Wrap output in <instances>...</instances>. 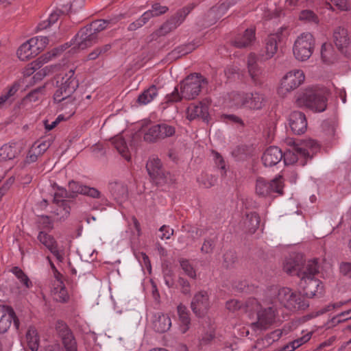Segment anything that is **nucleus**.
I'll use <instances>...</instances> for the list:
<instances>
[{"instance_id":"f257e3e1","label":"nucleus","mask_w":351,"mask_h":351,"mask_svg":"<svg viewBox=\"0 0 351 351\" xmlns=\"http://www.w3.org/2000/svg\"><path fill=\"white\" fill-rule=\"evenodd\" d=\"M207 83V80L201 74H191L180 82V93L178 88L176 87L174 90L167 96V102H178L182 99H193L199 94L202 87Z\"/></svg>"},{"instance_id":"f03ea898","label":"nucleus","mask_w":351,"mask_h":351,"mask_svg":"<svg viewBox=\"0 0 351 351\" xmlns=\"http://www.w3.org/2000/svg\"><path fill=\"white\" fill-rule=\"evenodd\" d=\"M73 75L74 69H71L62 76L60 80L57 81L58 89L54 93L53 99L56 102L61 104L62 108L65 105H75V98L73 95L78 87V82Z\"/></svg>"},{"instance_id":"7ed1b4c3","label":"nucleus","mask_w":351,"mask_h":351,"mask_svg":"<svg viewBox=\"0 0 351 351\" xmlns=\"http://www.w3.org/2000/svg\"><path fill=\"white\" fill-rule=\"evenodd\" d=\"M306 272L300 278V287L308 298L316 295L317 293H322V283L315 278L319 272L317 261L315 259L309 260L305 263Z\"/></svg>"},{"instance_id":"20e7f679","label":"nucleus","mask_w":351,"mask_h":351,"mask_svg":"<svg viewBox=\"0 0 351 351\" xmlns=\"http://www.w3.org/2000/svg\"><path fill=\"white\" fill-rule=\"evenodd\" d=\"M315 45V40L312 34L302 33L297 37L293 44V53L295 58L301 62L307 60L312 56Z\"/></svg>"},{"instance_id":"39448f33","label":"nucleus","mask_w":351,"mask_h":351,"mask_svg":"<svg viewBox=\"0 0 351 351\" xmlns=\"http://www.w3.org/2000/svg\"><path fill=\"white\" fill-rule=\"evenodd\" d=\"M46 36H36L22 44L17 51V56L22 61H27L40 53L49 44Z\"/></svg>"},{"instance_id":"423d86ee","label":"nucleus","mask_w":351,"mask_h":351,"mask_svg":"<svg viewBox=\"0 0 351 351\" xmlns=\"http://www.w3.org/2000/svg\"><path fill=\"white\" fill-rule=\"evenodd\" d=\"M304 104L316 112H324L327 107L326 92L321 89L306 90L302 97Z\"/></svg>"},{"instance_id":"0eeeda50","label":"nucleus","mask_w":351,"mask_h":351,"mask_svg":"<svg viewBox=\"0 0 351 351\" xmlns=\"http://www.w3.org/2000/svg\"><path fill=\"white\" fill-rule=\"evenodd\" d=\"M304 72L295 69L288 72L282 79L278 93L280 96H285L288 93L297 88L304 80Z\"/></svg>"},{"instance_id":"6e6552de","label":"nucleus","mask_w":351,"mask_h":351,"mask_svg":"<svg viewBox=\"0 0 351 351\" xmlns=\"http://www.w3.org/2000/svg\"><path fill=\"white\" fill-rule=\"evenodd\" d=\"M283 182L281 176L268 182L263 178H258L256 183V193L258 195L267 197L273 193L282 194Z\"/></svg>"},{"instance_id":"1a4fd4ad","label":"nucleus","mask_w":351,"mask_h":351,"mask_svg":"<svg viewBox=\"0 0 351 351\" xmlns=\"http://www.w3.org/2000/svg\"><path fill=\"white\" fill-rule=\"evenodd\" d=\"M275 317L276 308L273 306L261 308L256 313V321L251 324V328L254 332L266 330L274 322Z\"/></svg>"},{"instance_id":"9d476101","label":"nucleus","mask_w":351,"mask_h":351,"mask_svg":"<svg viewBox=\"0 0 351 351\" xmlns=\"http://www.w3.org/2000/svg\"><path fill=\"white\" fill-rule=\"evenodd\" d=\"M189 10L184 8L178 11L169 20L162 24L159 29L154 32L151 36L152 39H156L160 36H163L176 29L184 20L186 16L189 14Z\"/></svg>"},{"instance_id":"9b49d317","label":"nucleus","mask_w":351,"mask_h":351,"mask_svg":"<svg viewBox=\"0 0 351 351\" xmlns=\"http://www.w3.org/2000/svg\"><path fill=\"white\" fill-rule=\"evenodd\" d=\"M146 168L153 181L158 185L167 183L169 174L162 169V163L158 158L152 157L147 162Z\"/></svg>"},{"instance_id":"f8f14e48","label":"nucleus","mask_w":351,"mask_h":351,"mask_svg":"<svg viewBox=\"0 0 351 351\" xmlns=\"http://www.w3.org/2000/svg\"><path fill=\"white\" fill-rule=\"evenodd\" d=\"M37 239L50 251L58 261H63L65 254L64 247L62 246L60 247L53 236L40 231Z\"/></svg>"},{"instance_id":"ddd939ff","label":"nucleus","mask_w":351,"mask_h":351,"mask_svg":"<svg viewBox=\"0 0 351 351\" xmlns=\"http://www.w3.org/2000/svg\"><path fill=\"white\" fill-rule=\"evenodd\" d=\"M295 291L287 287H282L277 289H271L269 291V295L271 297V302L282 305L285 308L289 309L293 306V298L294 299Z\"/></svg>"},{"instance_id":"4468645a","label":"nucleus","mask_w":351,"mask_h":351,"mask_svg":"<svg viewBox=\"0 0 351 351\" xmlns=\"http://www.w3.org/2000/svg\"><path fill=\"white\" fill-rule=\"evenodd\" d=\"M76 1H73L72 3H70L69 5H63L61 9H57L51 12L47 21L40 23L38 25V29L43 30L47 28L51 24L55 23L62 14H67L73 11L75 12L77 8L82 6L83 1L80 0L79 5H76Z\"/></svg>"},{"instance_id":"2eb2a0df","label":"nucleus","mask_w":351,"mask_h":351,"mask_svg":"<svg viewBox=\"0 0 351 351\" xmlns=\"http://www.w3.org/2000/svg\"><path fill=\"white\" fill-rule=\"evenodd\" d=\"M56 330L62 339V343L66 351H77L76 341L71 330L64 322H57Z\"/></svg>"},{"instance_id":"dca6fc26","label":"nucleus","mask_w":351,"mask_h":351,"mask_svg":"<svg viewBox=\"0 0 351 351\" xmlns=\"http://www.w3.org/2000/svg\"><path fill=\"white\" fill-rule=\"evenodd\" d=\"M191 306L197 316L203 317L210 308L208 293L205 291L196 293L192 299Z\"/></svg>"},{"instance_id":"f3484780","label":"nucleus","mask_w":351,"mask_h":351,"mask_svg":"<svg viewBox=\"0 0 351 351\" xmlns=\"http://www.w3.org/2000/svg\"><path fill=\"white\" fill-rule=\"evenodd\" d=\"M16 328H19V322L16 317L14 311L12 308L0 305V333L5 332L10 327L12 322Z\"/></svg>"},{"instance_id":"a211bd4d","label":"nucleus","mask_w":351,"mask_h":351,"mask_svg":"<svg viewBox=\"0 0 351 351\" xmlns=\"http://www.w3.org/2000/svg\"><path fill=\"white\" fill-rule=\"evenodd\" d=\"M208 106L204 101L191 104L186 109V118L191 121L201 119L205 122L208 121Z\"/></svg>"},{"instance_id":"6ab92c4d","label":"nucleus","mask_w":351,"mask_h":351,"mask_svg":"<svg viewBox=\"0 0 351 351\" xmlns=\"http://www.w3.org/2000/svg\"><path fill=\"white\" fill-rule=\"evenodd\" d=\"M97 41V35L95 34L88 26L82 28L75 38V43L80 49H84Z\"/></svg>"},{"instance_id":"aec40b11","label":"nucleus","mask_w":351,"mask_h":351,"mask_svg":"<svg viewBox=\"0 0 351 351\" xmlns=\"http://www.w3.org/2000/svg\"><path fill=\"white\" fill-rule=\"evenodd\" d=\"M289 127L295 134H302L307 128V121L305 114L300 111L291 113L289 119Z\"/></svg>"},{"instance_id":"412c9836","label":"nucleus","mask_w":351,"mask_h":351,"mask_svg":"<svg viewBox=\"0 0 351 351\" xmlns=\"http://www.w3.org/2000/svg\"><path fill=\"white\" fill-rule=\"evenodd\" d=\"M283 269L287 274L291 276L295 275L299 278L306 272L305 264L302 265L301 257L298 255L286 258L283 264Z\"/></svg>"},{"instance_id":"4be33fe9","label":"nucleus","mask_w":351,"mask_h":351,"mask_svg":"<svg viewBox=\"0 0 351 351\" xmlns=\"http://www.w3.org/2000/svg\"><path fill=\"white\" fill-rule=\"evenodd\" d=\"M65 49L66 48H64V47H61V48H56L53 49L51 52H49L41 56L37 60L31 62L25 68L24 71V75L25 76H30L32 74L34 73L36 70L40 69L43 64L49 61L52 57L58 56L60 52L64 51Z\"/></svg>"},{"instance_id":"5701e85b","label":"nucleus","mask_w":351,"mask_h":351,"mask_svg":"<svg viewBox=\"0 0 351 351\" xmlns=\"http://www.w3.org/2000/svg\"><path fill=\"white\" fill-rule=\"evenodd\" d=\"M23 149V143L12 142L5 143L0 147V160H12L17 157Z\"/></svg>"},{"instance_id":"b1692460","label":"nucleus","mask_w":351,"mask_h":351,"mask_svg":"<svg viewBox=\"0 0 351 351\" xmlns=\"http://www.w3.org/2000/svg\"><path fill=\"white\" fill-rule=\"evenodd\" d=\"M296 146V151L302 158L312 157L313 154L319 149V144L314 140L307 139L296 143L293 141Z\"/></svg>"},{"instance_id":"393cba45","label":"nucleus","mask_w":351,"mask_h":351,"mask_svg":"<svg viewBox=\"0 0 351 351\" xmlns=\"http://www.w3.org/2000/svg\"><path fill=\"white\" fill-rule=\"evenodd\" d=\"M282 157L283 154L280 148L271 146L264 152L262 160L265 167H273L280 162Z\"/></svg>"},{"instance_id":"a878e982","label":"nucleus","mask_w":351,"mask_h":351,"mask_svg":"<svg viewBox=\"0 0 351 351\" xmlns=\"http://www.w3.org/2000/svg\"><path fill=\"white\" fill-rule=\"evenodd\" d=\"M333 41L339 49L346 48L350 44L348 30L344 27L338 26L333 31Z\"/></svg>"},{"instance_id":"bb28decb","label":"nucleus","mask_w":351,"mask_h":351,"mask_svg":"<svg viewBox=\"0 0 351 351\" xmlns=\"http://www.w3.org/2000/svg\"><path fill=\"white\" fill-rule=\"evenodd\" d=\"M257 58L254 54H250L247 58V68L252 81L256 84L261 83L263 71L256 64Z\"/></svg>"},{"instance_id":"cd10ccee","label":"nucleus","mask_w":351,"mask_h":351,"mask_svg":"<svg viewBox=\"0 0 351 351\" xmlns=\"http://www.w3.org/2000/svg\"><path fill=\"white\" fill-rule=\"evenodd\" d=\"M110 191L118 202H123L128 198V187L122 182H112L110 184Z\"/></svg>"},{"instance_id":"c85d7f7f","label":"nucleus","mask_w":351,"mask_h":351,"mask_svg":"<svg viewBox=\"0 0 351 351\" xmlns=\"http://www.w3.org/2000/svg\"><path fill=\"white\" fill-rule=\"evenodd\" d=\"M265 103L266 98L263 94L258 92L247 93V108L259 110L265 106Z\"/></svg>"},{"instance_id":"c756f323","label":"nucleus","mask_w":351,"mask_h":351,"mask_svg":"<svg viewBox=\"0 0 351 351\" xmlns=\"http://www.w3.org/2000/svg\"><path fill=\"white\" fill-rule=\"evenodd\" d=\"M171 326L170 317L165 314L157 313L153 320L154 329L158 332H165L169 330Z\"/></svg>"},{"instance_id":"7c9ffc66","label":"nucleus","mask_w":351,"mask_h":351,"mask_svg":"<svg viewBox=\"0 0 351 351\" xmlns=\"http://www.w3.org/2000/svg\"><path fill=\"white\" fill-rule=\"evenodd\" d=\"M53 285L54 287L52 293L54 299L60 302H67L69 296L63 282L57 277L56 281L54 282Z\"/></svg>"},{"instance_id":"2f4dec72","label":"nucleus","mask_w":351,"mask_h":351,"mask_svg":"<svg viewBox=\"0 0 351 351\" xmlns=\"http://www.w3.org/2000/svg\"><path fill=\"white\" fill-rule=\"evenodd\" d=\"M254 30L253 29H247L243 35L236 37L233 41V45L238 48L246 47L251 45L254 40Z\"/></svg>"},{"instance_id":"473e14b6","label":"nucleus","mask_w":351,"mask_h":351,"mask_svg":"<svg viewBox=\"0 0 351 351\" xmlns=\"http://www.w3.org/2000/svg\"><path fill=\"white\" fill-rule=\"evenodd\" d=\"M112 144L119 153L128 161L131 159V154L125 139L121 136H117L112 138Z\"/></svg>"},{"instance_id":"72a5a7b5","label":"nucleus","mask_w":351,"mask_h":351,"mask_svg":"<svg viewBox=\"0 0 351 351\" xmlns=\"http://www.w3.org/2000/svg\"><path fill=\"white\" fill-rule=\"evenodd\" d=\"M25 339L27 347L32 351H37L39 348L40 338L37 330L34 327H29L26 332Z\"/></svg>"},{"instance_id":"f704fd0d","label":"nucleus","mask_w":351,"mask_h":351,"mask_svg":"<svg viewBox=\"0 0 351 351\" xmlns=\"http://www.w3.org/2000/svg\"><path fill=\"white\" fill-rule=\"evenodd\" d=\"M178 314L180 321V328L182 333H185L189 328L190 318L186 307L180 304L177 307Z\"/></svg>"},{"instance_id":"c9c22d12","label":"nucleus","mask_w":351,"mask_h":351,"mask_svg":"<svg viewBox=\"0 0 351 351\" xmlns=\"http://www.w3.org/2000/svg\"><path fill=\"white\" fill-rule=\"evenodd\" d=\"M321 56L322 60L327 64H332L337 60L335 51L330 43H324L321 47Z\"/></svg>"},{"instance_id":"e433bc0d","label":"nucleus","mask_w":351,"mask_h":351,"mask_svg":"<svg viewBox=\"0 0 351 351\" xmlns=\"http://www.w3.org/2000/svg\"><path fill=\"white\" fill-rule=\"evenodd\" d=\"M195 49V46L192 43L178 46L169 53V59L176 60L192 52Z\"/></svg>"},{"instance_id":"4c0bfd02","label":"nucleus","mask_w":351,"mask_h":351,"mask_svg":"<svg viewBox=\"0 0 351 351\" xmlns=\"http://www.w3.org/2000/svg\"><path fill=\"white\" fill-rule=\"evenodd\" d=\"M158 95V88L152 85L144 90L138 97L137 101L141 105H146L150 103Z\"/></svg>"},{"instance_id":"58836bf2","label":"nucleus","mask_w":351,"mask_h":351,"mask_svg":"<svg viewBox=\"0 0 351 351\" xmlns=\"http://www.w3.org/2000/svg\"><path fill=\"white\" fill-rule=\"evenodd\" d=\"M247 93L243 92H232L229 95V100L232 106L237 108H246Z\"/></svg>"},{"instance_id":"ea45409f","label":"nucleus","mask_w":351,"mask_h":351,"mask_svg":"<svg viewBox=\"0 0 351 351\" xmlns=\"http://www.w3.org/2000/svg\"><path fill=\"white\" fill-rule=\"evenodd\" d=\"M277 36L269 35L266 40L265 56L266 58H271L276 53L278 49Z\"/></svg>"},{"instance_id":"a19ab883","label":"nucleus","mask_w":351,"mask_h":351,"mask_svg":"<svg viewBox=\"0 0 351 351\" xmlns=\"http://www.w3.org/2000/svg\"><path fill=\"white\" fill-rule=\"evenodd\" d=\"M44 90L43 86L34 89L23 99V104L27 106L38 101L43 95Z\"/></svg>"},{"instance_id":"79ce46f5","label":"nucleus","mask_w":351,"mask_h":351,"mask_svg":"<svg viewBox=\"0 0 351 351\" xmlns=\"http://www.w3.org/2000/svg\"><path fill=\"white\" fill-rule=\"evenodd\" d=\"M56 204L57 208L53 212L56 217V220L63 221L69 217L71 208L67 202H61V203Z\"/></svg>"},{"instance_id":"37998d69","label":"nucleus","mask_w":351,"mask_h":351,"mask_svg":"<svg viewBox=\"0 0 351 351\" xmlns=\"http://www.w3.org/2000/svg\"><path fill=\"white\" fill-rule=\"evenodd\" d=\"M293 306L290 307V310H304L309 306L308 301L300 293L295 291L294 299L293 298Z\"/></svg>"},{"instance_id":"c03bdc74","label":"nucleus","mask_w":351,"mask_h":351,"mask_svg":"<svg viewBox=\"0 0 351 351\" xmlns=\"http://www.w3.org/2000/svg\"><path fill=\"white\" fill-rule=\"evenodd\" d=\"M293 306L290 307V310H304L309 306L308 301L300 293L295 291L294 299L293 298Z\"/></svg>"},{"instance_id":"a18cd8bd","label":"nucleus","mask_w":351,"mask_h":351,"mask_svg":"<svg viewBox=\"0 0 351 351\" xmlns=\"http://www.w3.org/2000/svg\"><path fill=\"white\" fill-rule=\"evenodd\" d=\"M261 308L260 303L254 298H249L243 303V311L249 313L250 315H252L254 313H257Z\"/></svg>"},{"instance_id":"49530a36","label":"nucleus","mask_w":351,"mask_h":351,"mask_svg":"<svg viewBox=\"0 0 351 351\" xmlns=\"http://www.w3.org/2000/svg\"><path fill=\"white\" fill-rule=\"evenodd\" d=\"M300 156V154L296 151V146L293 143L291 149H289L286 153L283 154L282 158L284 159V163L285 165H292L296 162Z\"/></svg>"},{"instance_id":"de8ad7c7","label":"nucleus","mask_w":351,"mask_h":351,"mask_svg":"<svg viewBox=\"0 0 351 351\" xmlns=\"http://www.w3.org/2000/svg\"><path fill=\"white\" fill-rule=\"evenodd\" d=\"M245 223L249 228V231L254 233L259 226L260 217L256 213L247 215Z\"/></svg>"},{"instance_id":"09e8293b","label":"nucleus","mask_w":351,"mask_h":351,"mask_svg":"<svg viewBox=\"0 0 351 351\" xmlns=\"http://www.w3.org/2000/svg\"><path fill=\"white\" fill-rule=\"evenodd\" d=\"M158 124L152 125L145 132L144 140L147 142H154L160 138Z\"/></svg>"},{"instance_id":"8fccbe9b","label":"nucleus","mask_w":351,"mask_h":351,"mask_svg":"<svg viewBox=\"0 0 351 351\" xmlns=\"http://www.w3.org/2000/svg\"><path fill=\"white\" fill-rule=\"evenodd\" d=\"M180 265L186 275L191 278H196V271L192 264L188 259L180 258Z\"/></svg>"},{"instance_id":"3c124183","label":"nucleus","mask_w":351,"mask_h":351,"mask_svg":"<svg viewBox=\"0 0 351 351\" xmlns=\"http://www.w3.org/2000/svg\"><path fill=\"white\" fill-rule=\"evenodd\" d=\"M12 272L26 288H30L32 286V282L21 269L14 267L12 269Z\"/></svg>"},{"instance_id":"603ef678","label":"nucleus","mask_w":351,"mask_h":351,"mask_svg":"<svg viewBox=\"0 0 351 351\" xmlns=\"http://www.w3.org/2000/svg\"><path fill=\"white\" fill-rule=\"evenodd\" d=\"M158 128L160 130L159 134L160 139L171 137L176 133V128L165 123L158 124Z\"/></svg>"},{"instance_id":"864d4df0","label":"nucleus","mask_w":351,"mask_h":351,"mask_svg":"<svg viewBox=\"0 0 351 351\" xmlns=\"http://www.w3.org/2000/svg\"><path fill=\"white\" fill-rule=\"evenodd\" d=\"M299 19L300 21L313 24H317L319 23L317 16L312 10H302L300 13Z\"/></svg>"},{"instance_id":"5fc2aeb1","label":"nucleus","mask_w":351,"mask_h":351,"mask_svg":"<svg viewBox=\"0 0 351 351\" xmlns=\"http://www.w3.org/2000/svg\"><path fill=\"white\" fill-rule=\"evenodd\" d=\"M149 13L144 12L137 20L131 23L128 25V29L129 31H135L138 28L143 27L149 21Z\"/></svg>"},{"instance_id":"6e6d98bb","label":"nucleus","mask_w":351,"mask_h":351,"mask_svg":"<svg viewBox=\"0 0 351 351\" xmlns=\"http://www.w3.org/2000/svg\"><path fill=\"white\" fill-rule=\"evenodd\" d=\"M168 10L167 6L161 5L160 3H156L152 5V8L145 12V13H149V19L153 17L158 16L161 14L166 13Z\"/></svg>"},{"instance_id":"4d7b16f0","label":"nucleus","mask_w":351,"mask_h":351,"mask_svg":"<svg viewBox=\"0 0 351 351\" xmlns=\"http://www.w3.org/2000/svg\"><path fill=\"white\" fill-rule=\"evenodd\" d=\"M108 23L109 21L106 20H97L92 22L87 26L95 34L97 35L99 32L107 27Z\"/></svg>"},{"instance_id":"13d9d810","label":"nucleus","mask_w":351,"mask_h":351,"mask_svg":"<svg viewBox=\"0 0 351 351\" xmlns=\"http://www.w3.org/2000/svg\"><path fill=\"white\" fill-rule=\"evenodd\" d=\"M228 8L229 5L227 3H223L219 5L213 7L208 12V16H210L213 14H216V16L219 19L226 12Z\"/></svg>"},{"instance_id":"bf43d9fd","label":"nucleus","mask_w":351,"mask_h":351,"mask_svg":"<svg viewBox=\"0 0 351 351\" xmlns=\"http://www.w3.org/2000/svg\"><path fill=\"white\" fill-rule=\"evenodd\" d=\"M215 241L216 237L205 239L201 247V252L204 254L212 253L215 247Z\"/></svg>"},{"instance_id":"052dcab7","label":"nucleus","mask_w":351,"mask_h":351,"mask_svg":"<svg viewBox=\"0 0 351 351\" xmlns=\"http://www.w3.org/2000/svg\"><path fill=\"white\" fill-rule=\"evenodd\" d=\"M237 261V256L234 251L229 250L223 254V264L226 267H232Z\"/></svg>"},{"instance_id":"680f3d73","label":"nucleus","mask_w":351,"mask_h":351,"mask_svg":"<svg viewBox=\"0 0 351 351\" xmlns=\"http://www.w3.org/2000/svg\"><path fill=\"white\" fill-rule=\"evenodd\" d=\"M220 120L226 123H236L243 125V121L234 114H223L220 116Z\"/></svg>"},{"instance_id":"e2e57ef3","label":"nucleus","mask_w":351,"mask_h":351,"mask_svg":"<svg viewBox=\"0 0 351 351\" xmlns=\"http://www.w3.org/2000/svg\"><path fill=\"white\" fill-rule=\"evenodd\" d=\"M39 156H41L40 151L36 149V147H33L32 146L27 154L25 162L26 164L34 162L37 160Z\"/></svg>"},{"instance_id":"0e129e2a","label":"nucleus","mask_w":351,"mask_h":351,"mask_svg":"<svg viewBox=\"0 0 351 351\" xmlns=\"http://www.w3.org/2000/svg\"><path fill=\"white\" fill-rule=\"evenodd\" d=\"M215 332L214 331L206 332L202 335V336L199 338V346L202 348L207 345H209L212 341L215 339Z\"/></svg>"},{"instance_id":"69168bd1","label":"nucleus","mask_w":351,"mask_h":351,"mask_svg":"<svg viewBox=\"0 0 351 351\" xmlns=\"http://www.w3.org/2000/svg\"><path fill=\"white\" fill-rule=\"evenodd\" d=\"M85 188L86 185H84L77 182L72 180L69 182V189L73 193L84 195Z\"/></svg>"},{"instance_id":"338daca9","label":"nucleus","mask_w":351,"mask_h":351,"mask_svg":"<svg viewBox=\"0 0 351 351\" xmlns=\"http://www.w3.org/2000/svg\"><path fill=\"white\" fill-rule=\"evenodd\" d=\"M84 195L95 199H101V193L95 188L86 186Z\"/></svg>"},{"instance_id":"774afa93","label":"nucleus","mask_w":351,"mask_h":351,"mask_svg":"<svg viewBox=\"0 0 351 351\" xmlns=\"http://www.w3.org/2000/svg\"><path fill=\"white\" fill-rule=\"evenodd\" d=\"M340 273L349 278H351V263L345 262L339 266Z\"/></svg>"}]
</instances>
